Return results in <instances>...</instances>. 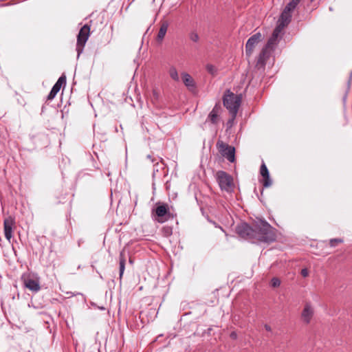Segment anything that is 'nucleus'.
I'll return each instance as SVG.
<instances>
[{"label":"nucleus","instance_id":"nucleus-33","mask_svg":"<svg viewBox=\"0 0 352 352\" xmlns=\"http://www.w3.org/2000/svg\"><path fill=\"white\" fill-rule=\"evenodd\" d=\"M212 224L216 227L220 228L223 232H224V230L220 226H217V224L214 221H211Z\"/></svg>","mask_w":352,"mask_h":352},{"label":"nucleus","instance_id":"nucleus-21","mask_svg":"<svg viewBox=\"0 0 352 352\" xmlns=\"http://www.w3.org/2000/svg\"><path fill=\"white\" fill-rule=\"evenodd\" d=\"M264 188L270 187L272 184V180L270 178V173L266 176L262 177V179L259 180Z\"/></svg>","mask_w":352,"mask_h":352},{"label":"nucleus","instance_id":"nucleus-6","mask_svg":"<svg viewBox=\"0 0 352 352\" xmlns=\"http://www.w3.org/2000/svg\"><path fill=\"white\" fill-rule=\"evenodd\" d=\"M21 280L24 286L33 292H38L41 289L40 282L38 278H34L30 274H23Z\"/></svg>","mask_w":352,"mask_h":352},{"label":"nucleus","instance_id":"nucleus-10","mask_svg":"<svg viewBox=\"0 0 352 352\" xmlns=\"http://www.w3.org/2000/svg\"><path fill=\"white\" fill-rule=\"evenodd\" d=\"M315 310L310 302H305L302 311L301 312V319L304 323L308 324L311 322L314 316Z\"/></svg>","mask_w":352,"mask_h":352},{"label":"nucleus","instance_id":"nucleus-32","mask_svg":"<svg viewBox=\"0 0 352 352\" xmlns=\"http://www.w3.org/2000/svg\"><path fill=\"white\" fill-rule=\"evenodd\" d=\"M264 327L266 331H270V332L272 331V328L270 325L266 324H265Z\"/></svg>","mask_w":352,"mask_h":352},{"label":"nucleus","instance_id":"nucleus-16","mask_svg":"<svg viewBox=\"0 0 352 352\" xmlns=\"http://www.w3.org/2000/svg\"><path fill=\"white\" fill-rule=\"evenodd\" d=\"M221 111V107L219 104H216L212 111L208 116L207 120L212 124H217L219 121V114Z\"/></svg>","mask_w":352,"mask_h":352},{"label":"nucleus","instance_id":"nucleus-28","mask_svg":"<svg viewBox=\"0 0 352 352\" xmlns=\"http://www.w3.org/2000/svg\"><path fill=\"white\" fill-rule=\"evenodd\" d=\"M296 8V6H294L293 4H292L291 1L285 7L284 10L289 12L292 13V12Z\"/></svg>","mask_w":352,"mask_h":352},{"label":"nucleus","instance_id":"nucleus-2","mask_svg":"<svg viewBox=\"0 0 352 352\" xmlns=\"http://www.w3.org/2000/svg\"><path fill=\"white\" fill-rule=\"evenodd\" d=\"M241 95H235L230 90H227L223 96V102L226 108L229 111L232 116V120H234L241 102Z\"/></svg>","mask_w":352,"mask_h":352},{"label":"nucleus","instance_id":"nucleus-30","mask_svg":"<svg viewBox=\"0 0 352 352\" xmlns=\"http://www.w3.org/2000/svg\"><path fill=\"white\" fill-rule=\"evenodd\" d=\"M230 337L233 340H236L237 338V334L235 331H232L230 333Z\"/></svg>","mask_w":352,"mask_h":352},{"label":"nucleus","instance_id":"nucleus-22","mask_svg":"<svg viewBox=\"0 0 352 352\" xmlns=\"http://www.w3.org/2000/svg\"><path fill=\"white\" fill-rule=\"evenodd\" d=\"M269 170L264 162L262 163L261 168H260V174L261 177L266 176L267 174H269Z\"/></svg>","mask_w":352,"mask_h":352},{"label":"nucleus","instance_id":"nucleus-8","mask_svg":"<svg viewBox=\"0 0 352 352\" xmlns=\"http://www.w3.org/2000/svg\"><path fill=\"white\" fill-rule=\"evenodd\" d=\"M236 233L245 239H254V226L252 227L246 223H242L236 228Z\"/></svg>","mask_w":352,"mask_h":352},{"label":"nucleus","instance_id":"nucleus-3","mask_svg":"<svg viewBox=\"0 0 352 352\" xmlns=\"http://www.w3.org/2000/svg\"><path fill=\"white\" fill-rule=\"evenodd\" d=\"M216 178L221 190L228 192H231L233 190V178L228 173L223 170H219L216 173Z\"/></svg>","mask_w":352,"mask_h":352},{"label":"nucleus","instance_id":"nucleus-34","mask_svg":"<svg viewBox=\"0 0 352 352\" xmlns=\"http://www.w3.org/2000/svg\"><path fill=\"white\" fill-rule=\"evenodd\" d=\"M311 2H313L314 0H309Z\"/></svg>","mask_w":352,"mask_h":352},{"label":"nucleus","instance_id":"nucleus-12","mask_svg":"<svg viewBox=\"0 0 352 352\" xmlns=\"http://www.w3.org/2000/svg\"><path fill=\"white\" fill-rule=\"evenodd\" d=\"M282 30L279 29V28H275L274 30L272 36L269 38L267 43L265 45L266 47L270 49L272 51H274L277 45L279 43L280 38V34L282 32Z\"/></svg>","mask_w":352,"mask_h":352},{"label":"nucleus","instance_id":"nucleus-11","mask_svg":"<svg viewBox=\"0 0 352 352\" xmlns=\"http://www.w3.org/2000/svg\"><path fill=\"white\" fill-rule=\"evenodd\" d=\"M15 225V221L14 219L9 216L7 218L4 219L3 221V228H4V235L6 239L10 241L11 239L12 238V232H13V228Z\"/></svg>","mask_w":352,"mask_h":352},{"label":"nucleus","instance_id":"nucleus-18","mask_svg":"<svg viewBox=\"0 0 352 352\" xmlns=\"http://www.w3.org/2000/svg\"><path fill=\"white\" fill-rule=\"evenodd\" d=\"M168 28V23L167 21H164L161 24L160 28L159 30V32H158V34L157 36V41L158 42L162 41V40L164 39V38L166 34Z\"/></svg>","mask_w":352,"mask_h":352},{"label":"nucleus","instance_id":"nucleus-27","mask_svg":"<svg viewBox=\"0 0 352 352\" xmlns=\"http://www.w3.org/2000/svg\"><path fill=\"white\" fill-rule=\"evenodd\" d=\"M280 285V280L278 278L274 277L271 280L272 287H279Z\"/></svg>","mask_w":352,"mask_h":352},{"label":"nucleus","instance_id":"nucleus-29","mask_svg":"<svg viewBox=\"0 0 352 352\" xmlns=\"http://www.w3.org/2000/svg\"><path fill=\"white\" fill-rule=\"evenodd\" d=\"M300 274L303 277H307L309 275V271L307 268H303L301 270Z\"/></svg>","mask_w":352,"mask_h":352},{"label":"nucleus","instance_id":"nucleus-9","mask_svg":"<svg viewBox=\"0 0 352 352\" xmlns=\"http://www.w3.org/2000/svg\"><path fill=\"white\" fill-rule=\"evenodd\" d=\"M274 51L264 46L260 52L258 57L257 58V61L256 63V67L258 69H263L266 65L267 60L272 56V54Z\"/></svg>","mask_w":352,"mask_h":352},{"label":"nucleus","instance_id":"nucleus-13","mask_svg":"<svg viewBox=\"0 0 352 352\" xmlns=\"http://www.w3.org/2000/svg\"><path fill=\"white\" fill-rule=\"evenodd\" d=\"M63 84H66V76L64 74L59 77L56 82L52 87L50 94L47 96L48 100H51L55 98L56 95L60 91Z\"/></svg>","mask_w":352,"mask_h":352},{"label":"nucleus","instance_id":"nucleus-26","mask_svg":"<svg viewBox=\"0 0 352 352\" xmlns=\"http://www.w3.org/2000/svg\"><path fill=\"white\" fill-rule=\"evenodd\" d=\"M162 232L164 236H169L172 234V228L169 226H165L162 228Z\"/></svg>","mask_w":352,"mask_h":352},{"label":"nucleus","instance_id":"nucleus-19","mask_svg":"<svg viewBox=\"0 0 352 352\" xmlns=\"http://www.w3.org/2000/svg\"><path fill=\"white\" fill-rule=\"evenodd\" d=\"M126 257L124 251L120 252L119 256L120 279L122 278L125 270Z\"/></svg>","mask_w":352,"mask_h":352},{"label":"nucleus","instance_id":"nucleus-25","mask_svg":"<svg viewBox=\"0 0 352 352\" xmlns=\"http://www.w3.org/2000/svg\"><path fill=\"white\" fill-rule=\"evenodd\" d=\"M206 69L207 72L212 75H214L217 73L216 67L211 64H208L206 66Z\"/></svg>","mask_w":352,"mask_h":352},{"label":"nucleus","instance_id":"nucleus-15","mask_svg":"<svg viewBox=\"0 0 352 352\" xmlns=\"http://www.w3.org/2000/svg\"><path fill=\"white\" fill-rule=\"evenodd\" d=\"M291 19L292 14L289 12L283 10L278 21V25L276 28H279V29L283 30L284 28L290 23Z\"/></svg>","mask_w":352,"mask_h":352},{"label":"nucleus","instance_id":"nucleus-14","mask_svg":"<svg viewBox=\"0 0 352 352\" xmlns=\"http://www.w3.org/2000/svg\"><path fill=\"white\" fill-rule=\"evenodd\" d=\"M221 148V154L225 157L229 162H234L235 160V148L233 146L224 144L223 142L220 144Z\"/></svg>","mask_w":352,"mask_h":352},{"label":"nucleus","instance_id":"nucleus-5","mask_svg":"<svg viewBox=\"0 0 352 352\" xmlns=\"http://www.w3.org/2000/svg\"><path fill=\"white\" fill-rule=\"evenodd\" d=\"M155 212L157 217V222L161 223L166 221L170 217L168 205L165 203L157 202Z\"/></svg>","mask_w":352,"mask_h":352},{"label":"nucleus","instance_id":"nucleus-17","mask_svg":"<svg viewBox=\"0 0 352 352\" xmlns=\"http://www.w3.org/2000/svg\"><path fill=\"white\" fill-rule=\"evenodd\" d=\"M182 78L184 84L188 89H193L195 87V82L192 77L186 72L182 73Z\"/></svg>","mask_w":352,"mask_h":352},{"label":"nucleus","instance_id":"nucleus-20","mask_svg":"<svg viewBox=\"0 0 352 352\" xmlns=\"http://www.w3.org/2000/svg\"><path fill=\"white\" fill-rule=\"evenodd\" d=\"M170 77L175 82L179 81V76L177 70V68L172 65L168 68V70Z\"/></svg>","mask_w":352,"mask_h":352},{"label":"nucleus","instance_id":"nucleus-7","mask_svg":"<svg viewBox=\"0 0 352 352\" xmlns=\"http://www.w3.org/2000/svg\"><path fill=\"white\" fill-rule=\"evenodd\" d=\"M262 41V34L257 32L250 36L245 45V55L250 57L256 47V46Z\"/></svg>","mask_w":352,"mask_h":352},{"label":"nucleus","instance_id":"nucleus-24","mask_svg":"<svg viewBox=\"0 0 352 352\" xmlns=\"http://www.w3.org/2000/svg\"><path fill=\"white\" fill-rule=\"evenodd\" d=\"M343 239L338 238V239H331L329 241V245L331 247H336L338 243H343Z\"/></svg>","mask_w":352,"mask_h":352},{"label":"nucleus","instance_id":"nucleus-31","mask_svg":"<svg viewBox=\"0 0 352 352\" xmlns=\"http://www.w3.org/2000/svg\"><path fill=\"white\" fill-rule=\"evenodd\" d=\"M301 0H292L291 1V3L292 4H293L294 6H297L298 5V3L300 2Z\"/></svg>","mask_w":352,"mask_h":352},{"label":"nucleus","instance_id":"nucleus-4","mask_svg":"<svg viewBox=\"0 0 352 352\" xmlns=\"http://www.w3.org/2000/svg\"><path fill=\"white\" fill-rule=\"evenodd\" d=\"M90 33V27L88 25H83L77 36L76 52L78 58L84 50L86 42L87 41Z\"/></svg>","mask_w":352,"mask_h":352},{"label":"nucleus","instance_id":"nucleus-1","mask_svg":"<svg viewBox=\"0 0 352 352\" xmlns=\"http://www.w3.org/2000/svg\"><path fill=\"white\" fill-rule=\"evenodd\" d=\"M276 239V230L268 222L261 218L254 221V239L262 242H273Z\"/></svg>","mask_w":352,"mask_h":352},{"label":"nucleus","instance_id":"nucleus-23","mask_svg":"<svg viewBox=\"0 0 352 352\" xmlns=\"http://www.w3.org/2000/svg\"><path fill=\"white\" fill-rule=\"evenodd\" d=\"M189 38L192 42L195 43H197L199 40L198 34L195 31H192L189 34Z\"/></svg>","mask_w":352,"mask_h":352}]
</instances>
